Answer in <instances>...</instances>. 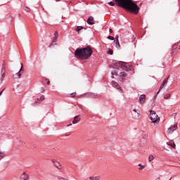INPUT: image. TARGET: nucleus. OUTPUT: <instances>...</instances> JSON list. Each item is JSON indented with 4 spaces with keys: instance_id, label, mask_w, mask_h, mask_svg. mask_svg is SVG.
I'll list each match as a JSON object with an SVG mask.
<instances>
[{
    "instance_id": "nucleus-1",
    "label": "nucleus",
    "mask_w": 180,
    "mask_h": 180,
    "mask_svg": "<svg viewBox=\"0 0 180 180\" xmlns=\"http://www.w3.org/2000/svg\"><path fill=\"white\" fill-rule=\"evenodd\" d=\"M114 1H110L108 3V5L110 6H119V8H122L127 11V12H130L134 13V15H138L139 11H140V7L139 5L135 4L133 0H113Z\"/></svg>"
},
{
    "instance_id": "nucleus-2",
    "label": "nucleus",
    "mask_w": 180,
    "mask_h": 180,
    "mask_svg": "<svg viewBox=\"0 0 180 180\" xmlns=\"http://www.w3.org/2000/svg\"><path fill=\"white\" fill-rule=\"evenodd\" d=\"M93 53L94 51H92V49L89 46L85 48H77L75 51V57L82 58V60H88L92 56Z\"/></svg>"
},
{
    "instance_id": "nucleus-3",
    "label": "nucleus",
    "mask_w": 180,
    "mask_h": 180,
    "mask_svg": "<svg viewBox=\"0 0 180 180\" xmlns=\"http://www.w3.org/2000/svg\"><path fill=\"white\" fill-rule=\"evenodd\" d=\"M149 119L154 124H158L160 123V117H158V115H157L155 111L153 110H150Z\"/></svg>"
},
{
    "instance_id": "nucleus-4",
    "label": "nucleus",
    "mask_w": 180,
    "mask_h": 180,
    "mask_svg": "<svg viewBox=\"0 0 180 180\" xmlns=\"http://www.w3.org/2000/svg\"><path fill=\"white\" fill-rule=\"evenodd\" d=\"M57 39H58V32L56 31L52 43L49 45V47H53V46L57 45Z\"/></svg>"
},
{
    "instance_id": "nucleus-5",
    "label": "nucleus",
    "mask_w": 180,
    "mask_h": 180,
    "mask_svg": "<svg viewBox=\"0 0 180 180\" xmlns=\"http://www.w3.org/2000/svg\"><path fill=\"white\" fill-rule=\"evenodd\" d=\"M20 65H21V68L20 70L15 75L13 76L14 78H16V77H18V78H20V77H22V74H23L24 72L23 63H20Z\"/></svg>"
},
{
    "instance_id": "nucleus-6",
    "label": "nucleus",
    "mask_w": 180,
    "mask_h": 180,
    "mask_svg": "<svg viewBox=\"0 0 180 180\" xmlns=\"http://www.w3.org/2000/svg\"><path fill=\"white\" fill-rule=\"evenodd\" d=\"M168 79H169V75L163 81L162 85L160 86L159 91L157 92V95H158L160 94V91H161V89H163L164 86H165V85L168 84Z\"/></svg>"
},
{
    "instance_id": "nucleus-7",
    "label": "nucleus",
    "mask_w": 180,
    "mask_h": 180,
    "mask_svg": "<svg viewBox=\"0 0 180 180\" xmlns=\"http://www.w3.org/2000/svg\"><path fill=\"white\" fill-rule=\"evenodd\" d=\"M145 103H146V94H141L139 96V103H140L141 105H144Z\"/></svg>"
},
{
    "instance_id": "nucleus-8",
    "label": "nucleus",
    "mask_w": 180,
    "mask_h": 180,
    "mask_svg": "<svg viewBox=\"0 0 180 180\" xmlns=\"http://www.w3.org/2000/svg\"><path fill=\"white\" fill-rule=\"evenodd\" d=\"M52 162H53L54 167L58 168V169H63V167L61 166V164H60V162L56 161L55 160H52Z\"/></svg>"
},
{
    "instance_id": "nucleus-9",
    "label": "nucleus",
    "mask_w": 180,
    "mask_h": 180,
    "mask_svg": "<svg viewBox=\"0 0 180 180\" xmlns=\"http://www.w3.org/2000/svg\"><path fill=\"white\" fill-rule=\"evenodd\" d=\"M178 129V124H174V125H172L169 129L168 131L169 133H172V131H175L176 129Z\"/></svg>"
},
{
    "instance_id": "nucleus-10",
    "label": "nucleus",
    "mask_w": 180,
    "mask_h": 180,
    "mask_svg": "<svg viewBox=\"0 0 180 180\" xmlns=\"http://www.w3.org/2000/svg\"><path fill=\"white\" fill-rule=\"evenodd\" d=\"M1 74H6V63L5 62V60H4V63L2 64Z\"/></svg>"
},
{
    "instance_id": "nucleus-11",
    "label": "nucleus",
    "mask_w": 180,
    "mask_h": 180,
    "mask_svg": "<svg viewBox=\"0 0 180 180\" xmlns=\"http://www.w3.org/2000/svg\"><path fill=\"white\" fill-rule=\"evenodd\" d=\"M21 180H29V174H26V172H23L20 176Z\"/></svg>"
},
{
    "instance_id": "nucleus-12",
    "label": "nucleus",
    "mask_w": 180,
    "mask_h": 180,
    "mask_svg": "<svg viewBox=\"0 0 180 180\" xmlns=\"http://www.w3.org/2000/svg\"><path fill=\"white\" fill-rule=\"evenodd\" d=\"M81 120V117L79 115H77L74 117V120L72 121V124H77Z\"/></svg>"
},
{
    "instance_id": "nucleus-13",
    "label": "nucleus",
    "mask_w": 180,
    "mask_h": 180,
    "mask_svg": "<svg viewBox=\"0 0 180 180\" xmlns=\"http://www.w3.org/2000/svg\"><path fill=\"white\" fill-rule=\"evenodd\" d=\"M126 77H127V73H126L124 72H121L120 73V78L121 79V81H123V79H124V78H126Z\"/></svg>"
},
{
    "instance_id": "nucleus-14",
    "label": "nucleus",
    "mask_w": 180,
    "mask_h": 180,
    "mask_svg": "<svg viewBox=\"0 0 180 180\" xmlns=\"http://www.w3.org/2000/svg\"><path fill=\"white\" fill-rule=\"evenodd\" d=\"M133 112H134V117H140V110L134 108L133 110Z\"/></svg>"
},
{
    "instance_id": "nucleus-15",
    "label": "nucleus",
    "mask_w": 180,
    "mask_h": 180,
    "mask_svg": "<svg viewBox=\"0 0 180 180\" xmlns=\"http://www.w3.org/2000/svg\"><path fill=\"white\" fill-rule=\"evenodd\" d=\"M8 154L5 151H0V161L4 158V157H6Z\"/></svg>"
},
{
    "instance_id": "nucleus-16",
    "label": "nucleus",
    "mask_w": 180,
    "mask_h": 180,
    "mask_svg": "<svg viewBox=\"0 0 180 180\" xmlns=\"http://www.w3.org/2000/svg\"><path fill=\"white\" fill-rule=\"evenodd\" d=\"M167 146H170V147H172V148H175L176 147L175 142H174V141H170L167 142Z\"/></svg>"
},
{
    "instance_id": "nucleus-17",
    "label": "nucleus",
    "mask_w": 180,
    "mask_h": 180,
    "mask_svg": "<svg viewBox=\"0 0 180 180\" xmlns=\"http://www.w3.org/2000/svg\"><path fill=\"white\" fill-rule=\"evenodd\" d=\"M86 23H95V22L94 21V17H89V18L86 20Z\"/></svg>"
},
{
    "instance_id": "nucleus-18",
    "label": "nucleus",
    "mask_w": 180,
    "mask_h": 180,
    "mask_svg": "<svg viewBox=\"0 0 180 180\" xmlns=\"http://www.w3.org/2000/svg\"><path fill=\"white\" fill-rule=\"evenodd\" d=\"M82 29H85V27H84L82 26H77L75 28V31L77 32V33H79V32H81V30H82Z\"/></svg>"
},
{
    "instance_id": "nucleus-19",
    "label": "nucleus",
    "mask_w": 180,
    "mask_h": 180,
    "mask_svg": "<svg viewBox=\"0 0 180 180\" xmlns=\"http://www.w3.org/2000/svg\"><path fill=\"white\" fill-rule=\"evenodd\" d=\"M122 63H124V62L122 61H114L112 64L115 65V67H119V65L122 64Z\"/></svg>"
},
{
    "instance_id": "nucleus-20",
    "label": "nucleus",
    "mask_w": 180,
    "mask_h": 180,
    "mask_svg": "<svg viewBox=\"0 0 180 180\" xmlns=\"http://www.w3.org/2000/svg\"><path fill=\"white\" fill-rule=\"evenodd\" d=\"M99 179H101L100 176L89 177V180H99Z\"/></svg>"
},
{
    "instance_id": "nucleus-21",
    "label": "nucleus",
    "mask_w": 180,
    "mask_h": 180,
    "mask_svg": "<svg viewBox=\"0 0 180 180\" xmlns=\"http://www.w3.org/2000/svg\"><path fill=\"white\" fill-rule=\"evenodd\" d=\"M138 166H139V171H141V169H144V168H146V165H143L141 164H139Z\"/></svg>"
},
{
    "instance_id": "nucleus-22",
    "label": "nucleus",
    "mask_w": 180,
    "mask_h": 180,
    "mask_svg": "<svg viewBox=\"0 0 180 180\" xmlns=\"http://www.w3.org/2000/svg\"><path fill=\"white\" fill-rule=\"evenodd\" d=\"M115 47L117 49H120V44L119 43V40H115Z\"/></svg>"
},
{
    "instance_id": "nucleus-23",
    "label": "nucleus",
    "mask_w": 180,
    "mask_h": 180,
    "mask_svg": "<svg viewBox=\"0 0 180 180\" xmlns=\"http://www.w3.org/2000/svg\"><path fill=\"white\" fill-rule=\"evenodd\" d=\"M120 67H121L122 70H124V71H127L128 70L127 66H126L124 65H121Z\"/></svg>"
},
{
    "instance_id": "nucleus-24",
    "label": "nucleus",
    "mask_w": 180,
    "mask_h": 180,
    "mask_svg": "<svg viewBox=\"0 0 180 180\" xmlns=\"http://www.w3.org/2000/svg\"><path fill=\"white\" fill-rule=\"evenodd\" d=\"M153 160H154V156L153 155H150L148 157L149 162H151V161H153Z\"/></svg>"
},
{
    "instance_id": "nucleus-25",
    "label": "nucleus",
    "mask_w": 180,
    "mask_h": 180,
    "mask_svg": "<svg viewBox=\"0 0 180 180\" xmlns=\"http://www.w3.org/2000/svg\"><path fill=\"white\" fill-rule=\"evenodd\" d=\"M5 78V74H1L0 81L2 82Z\"/></svg>"
},
{
    "instance_id": "nucleus-26",
    "label": "nucleus",
    "mask_w": 180,
    "mask_h": 180,
    "mask_svg": "<svg viewBox=\"0 0 180 180\" xmlns=\"http://www.w3.org/2000/svg\"><path fill=\"white\" fill-rule=\"evenodd\" d=\"M111 78H115V75H117V72H111Z\"/></svg>"
},
{
    "instance_id": "nucleus-27",
    "label": "nucleus",
    "mask_w": 180,
    "mask_h": 180,
    "mask_svg": "<svg viewBox=\"0 0 180 180\" xmlns=\"http://www.w3.org/2000/svg\"><path fill=\"white\" fill-rule=\"evenodd\" d=\"M112 84L115 88L119 85V84L115 81H112Z\"/></svg>"
},
{
    "instance_id": "nucleus-28",
    "label": "nucleus",
    "mask_w": 180,
    "mask_h": 180,
    "mask_svg": "<svg viewBox=\"0 0 180 180\" xmlns=\"http://www.w3.org/2000/svg\"><path fill=\"white\" fill-rule=\"evenodd\" d=\"M176 49H178V45L176 44H174L172 46V50H176Z\"/></svg>"
},
{
    "instance_id": "nucleus-29",
    "label": "nucleus",
    "mask_w": 180,
    "mask_h": 180,
    "mask_svg": "<svg viewBox=\"0 0 180 180\" xmlns=\"http://www.w3.org/2000/svg\"><path fill=\"white\" fill-rule=\"evenodd\" d=\"M107 53L108 54H110V56H112V54H113V50L109 49Z\"/></svg>"
},
{
    "instance_id": "nucleus-30",
    "label": "nucleus",
    "mask_w": 180,
    "mask_h": 180,
    "mask_svg": "<svg viewBox=\"0 0 180 180\" xmlns=\"http://www.w3.org/2000/svg\"><path fill=\"white\" fill-rule=\"evenodd\" d=\"M128 70L127 71H131V70H133V65H129V66H127Z\"/></svg>"
},
{
    "instance_id": "nucleus-31",
    "label": "nucleus",
    "mask_w": 180,
    "mask_h": 180,
    "mask_svg": "<svg viewBox=\"0 0 180 180\" xmlns=\"http://www.w3.org/2000/svg\"><path fill=\"white\" fill-rule=\"evenodd\" d=\"M46 99V97H44V95H42L40 98H39V101H44Z\"/></svg>"
},
{
    "instance_id": "nucleus-32",
    "label": "nucleus",
    "mask_w": 180,
    "mask_h": 180,
    "mask_svg": "<svg viewBox=\"0 0 180 180\" xmlns=\"http://www.w3.org/2000/svg\"><path fill=\"white\" fill-rule=\"evenodd\" d=\"M71 96H72V98H75V96H77V93H75V92L72 93Z\"/></svg>"
},
{
    "instance_id": "nucleus-33",
    "label": "nucleus",
    "mask_w": 180,
    "mask_h": 180,
    "mask_svg": "<svg viewBox=\"0 0 180 180\" xmlns=\"http://www.w3.org/2000/svg\"><path fill=\"white\" fill-rule=\"evenodd\" d=\"M24 10L26 11V12H30V8L29 7H25Z\"/></svg>"
},
{
    "instance_id": "nucleus-34",
    "label": "nucleus",
    "mask_w": 180,
    "mask_h": 180,
    "mask_svg": "<svg viewBox=\"0 0 180 180\" xmlns=\"http://www.w3.org/2000/svg\"><path fill=\"white\" fill-rule=\"evenodd\" d=\"M108 39H109V40H115V37H113L112 36H108Z\"/></svg>"
},
{
    "instance_id": "nucleus-35",
    "label": "nucleus",
    "mask_w": 180,
    "mask_h": 180,
    "mask_svg": "<svg viewBox=\"0 0 180 180\" xmlns=\"http://www.w3.org/2000/svg\"><path fill=\"white\" fill-rule=\"evenodd\" d=\"M117 89H118L119 91H122V87L120 86V85L118 84V86H117L115 87Z\"/></svg>"
},
{
    "instance_id": "nucleus-36",
    "label": "nucleus",
    "mask_w": 180,
    "mask_h": 180,
    "mask_svg": "<svg viewBox=\"0 0 180 180\" xmlns=\"http://www.w3.org/2000/svg\"><path fill=\"white\" fill-rule=\"evenodd\" d=\"M164 98H165V99H169V94H166Z\"/></svg>"
},
{
    "instance_id": "nucleus-37",
    "label": "nucleus",
    "mask_w": 180,
    "mask_h": 180,
    "mask_svg": "<svg viewBox=\"0 0 180 180\" xmlns=\"http://www.w3.org/2000/svg\"><path fill=\"white\" fill-rule=\"evenodd\" d=\"M45 91H46V90L44 89V87H41V94L44 93Z\"/></svg>"
},
{
    "instance_id": "nucleus-38",
    "label": "nucleus",
    "mask_w": 180,
    "mask_h": 180,
    "mask_svg": "<svg viewBox=\"0 0 180 180\" xmlns=\"http://www.w3.org/2000/svg\"><path fill=\"white\" fill-rule=\"evenodd\" d=\"M87 95H90L91 96H95V94L92 93H88Z\"/></svg>"
},
{
    "instance_id": "nucleus-39",
    "label": "nucleus",
    "mask_w": 180,
    "mask_h": 180,
    "mask_svg": "<svg viewBox=\"0 0 180 180\" xmlns=\"http://www.w3.org/2000/svg\"><path fill=\"white\" fill-rule=\"evenodd\" d=\"M4 90H5V88L0 92V96H1V95H2Z\"/></svg>"
},
{
    "instance_id": "nucleus-40",
    "label": "nucleus",
    "mask_w": 180,
    "mask_h": 180,
    "mask_svg": "<svg viewBox=\"0 0 180 180\" xmlns=\"http://www.w3.org/2000/svg\"><path fill=\"white\" fill-rule=\"evenodd\" d=\"M4 90H5V88L0 92V96H1V95H2Z\"/></svg>"
},
{
    "instance_id": "nucleus-41",
    "label": "nucleus",
    "mask_w": 180,
    "mask_h": 180,
    "mask_svg": "<svg viewBox=\"0 0 180 180\" xmlns=\"http://www.w3.org/2000/svg\"><path fill=\"white\" fill-rule=\"evenodd\" d=\"M109 32H110V33H113V30L110 29V30H109Z\"/></svg>"
},
{
    "instance_id": "nucleus-42",
    "label": "nucleus",
    "mask_w": 180,
    "mask_h": 180,
    "mask_svg": "<svg viewBox=\"0 0 180 180\" xmlns=\"http://www.w3.org/2000/svg\"><path fill=\"white\" fill-rule=\"evenodd\" d=\"M46 84H47V85H49L50 84V80H47Z\"/></svg>"
},
{
    "instance_id": "nucleus-43",
    "label": "nucleus",
    "mask_w": 180,
    "mask_h": 180,
    "mask_svg": "<svg viewBox=\"0 0 180 180\" xmlns=\"http://www.w3.org/2000/svg\"><path fill=\"white\" fill-rule=\"evenodd\" d=\"M115 39H116V40H119V36L117 35V36L115 37Z\"/></svg>"
},
{
    "instance_id": "nucleus-44",
    "label": "nucleus",
    "mask_w": 180,
    "mask_h": 180,
    "mask_svg": "<svg viewBox=\"0 0 180 180\" xmlns=\"http://www.w3.org/2000/svg\"><path fill=\"white\" fill-rule=\"evenodd\" d=\"M56 2H60V1H61V0H56Z\"/></svg>"
},
{
    "instance_id": "nucleus-45",
    "label": "nucleus",
    "mask_w": 180,
    "mask_h": 180,
    "mask_svg": "<svg viewBox=\"0 0 180 180\" xmlns=\"http://www.w3.org/2000/svg\"><path fill=\"white\" fill-rule=\"evenodd\" d=\"M70 126H72V124H68V127H70Z\"/></svg>"
},
{
    "instance_id": "nucleus-46",
    "label": "nucleus",
    "mask_w": 180,
    "mask_h": 180,
    "mask_svg": "<svg viewBox=\"0 0 180 180\" xmlns=\"http://www.w3.org/2000/svg\"><path fill=\"white\" fill-rule=\"evenodd\" d=\"M157 179H159V180H160V177L157 178Z\"/></svg>"
},
{
    "instance_id": "nucleus-47",
    "label": "nucleus",
    "mask_w": 180,
    "mask_h": 180,
    "mask_svg": "<svg viewBox=\"0 0 180 180\" xmlns=\"http://www.w3.org/2000/svg\"><path fill=\"white\" fill-rule=\"evenodd\" d=\"M89 25H93L92 23H90Z\"/></svg>"
},
{
    "instance_id": "nucleus-48",
    "label": "nucleus",
    "mask_w": 180,
    "mask_h": 180,
    "mask_svg": "<svg viewBox=\"0 0 180 180\" xmlns=\"http://www.w3.org/2000/svg\"><path fill=\"white\" fill-rule=\"evenodd\" d=\"M171 179H172V178H170V179H169V180H171Z\"/></svg>"
}]
</instances>
